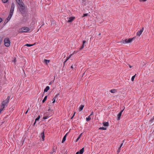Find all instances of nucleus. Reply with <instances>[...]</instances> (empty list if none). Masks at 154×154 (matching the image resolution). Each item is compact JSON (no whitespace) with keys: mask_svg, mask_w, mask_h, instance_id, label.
Wrapping results in <instances>:
<instances>
[{"mask_svg":"<svg viewBox=\"0 0 154 154\" xmlns=\"http://www.w3.org/2000/svg\"><path fill=\"white\" fill-rule=\"evenodd\" d=\"M16 2L20 6L19 11L22 14H23L25 12V7L24 4L22 0H16Z\"/></svg>","mask_w":154,"mask_h":154,"instance_id":"obj_1","label":"nucleus"},{"mask_svg":"<svg viewBox=\"0 0 154 154\" xmlns=\"http://www.w3.org/2000/svg\"><path fill=\"white\" fill-rule=\"evenodd\" d=\"M15 8V5L14 3H13L11 4V7L10 9V11L8 15V17L6 19L5 22L7 23L10 20L12 16L13 15V12L14 11V9Z\"/></svg>","mask_w":154,"mask_h":154,"instance_id":"obj_2","label":"nucleus"},{"mask_svg":"<svg viewBox=\"0 0 154 154\" xmlns=\"http://www.w3.org/2000/svg\"><path fill=\"white\" fill-rule=\"evenodd\" d=\"M30 29L29 28L26 27H23L20 28L18 30V32L21 33H27L29 30Z\"/></svg>","mask_w":154,"mask_h":154,"instance_id":"obj_3","label":"nucleus"},{"mask_svg":"<svg viewBox=\"0 0 154 154\" xmlns=\"http://www.w3.org/2000/svg\"><path fill=\"white\" fill-rule=\"evenodd\" d=\"M134 38L135 37H133L132 38H129L128 39H126L120 42L122 44L129 43L131 42L132 40H133Z\"/></svg>","mask_w":154,"mask_h":154,"instance_id":"obj_4","label":"nucleus"},{"mask_svg":"<svg viewBox=\"0 0 154 154\" xmlns=\"http://www.w3.org/2000/svg\"><path fill=\"white\" fill-rule=\"evenodd\" d=\"M5 45L7 47H8L10 46V42L9 38H6L4 39V40Z\"/></svg>","mask_w":154,"mask_h":154,"instance_id":"obj_5","label":"nucleus"},{"mask_svg":"<svg viewBox=\"0 0 154 154\" xmlns=\"http://www.w3.org/2000/svg\"><path fill=\"white\" fill-rule=\"evenodd\" d=\"M8 103L5 100H4L3 101H2L1 103V108L2 109H4L5 107L7 105V104Z\"/></svg>","mask_w":154,"mask_h":154,"instance_id":"obj_6","label":"nucleus"},{"mask_svg":"<svg viewBox=\"0 0 154 154\" xmlns=\"http://www.w3.org/2000/svg\"><path fill=\"white\" fill-rule=\"evenodd\" d=\"M48 111H51V114L48 112H46L44 114H46L47 115L46 116H49V118L53 114V112H52L53 110H51V109H49L48 110Z\"/></svg>","mask_w":154,"mask_h":154,"instance_id":"obj_7","label":"nucleus"},{"mask_svg":"<svg viewBox=\"0 0 154 154\" xmlns=\"http://www.w3.org/2000/svg\"><path fill=\"white\" fill-rule=\"evenodd\" d=\"M144 30V28L143 27L140 31H138L137 33V35L140 36L142 34Z\"/></svg>","mask_w":154,"mask_h":154,"instance_id":"obj_8","label":"nucleus"},{"mask_svg":"<svg viewBox=\"0 0 154 154\" xmlns=\"http://www.w3.org/2000/svg\"><path fill=\"white\" fill-rule=\"evenodd\" d=\"M124 109L123 110H122L121 112L119 113V114L118 115V120H119L120 119V117L121 116L122 113L123 111H124Z\"/></svg>","mask_w":154,"mask_h":154,"instance_id":"obj_9","label":"nucleus"},{"mask_svg":"<svg viewBox=\"0 0 154 154\" xmlns=\"http://www.w3.org/2000/svg\"><path fill=\"white\" fill-rule=\"evenodd\" d=\"M75 18L74 17H69L68 18L69 20H68V22L69 23L72 22Z\"/></svg>","mask_w":154,"mask_h":154,"instance_id":"obj_10","label":"nucleus"},{"mask_svg":"<svg viewBox=\"0 0 154 154\" xmlns=\"http://www.w3.org/2000/svg\"><path fill=\"white\" fill-rule=\"evenodd\" d=\"M74 52L72 54H71L69 57H67L66 59L64 62V63L65 64V63L66 62V61L71 57V56L73 54Z\"/></svg>","mask_w":154,"mask_h":154,"instance_id":"obj_11","label":"nucleus"},{"mask_svg":"<svg viewBox=\"0 0 154 154\" xmlns=\"http://www.w3.org/2000/svg\"><path fill=\"white\" fill-rule=\"evenodd\" d=\"M57 149V147H54L53 148V150L51 152V154H54L56 152V150Z\"/></svg>","mask_w":154,"mask_h":154,"instance_id":"obj_12","label":"nucleus"},{"mask_svg":"<svg viewBox=\"0 0 154 154\" xmlns=\"http://www.w3.org/2000/svg\"><path fill=\"white\" fill-rule=\"evenodd\" d=\"M86 41L85 40H83V41L82 45L80 48V50H81L84 47V44L86 42Z\"/></svg>","mask_w":154,"mask_h":154,"instance_id":"obj_13","label":"nucleus"},{"mask_svg":"<svg viewBox=\"0 0 154 154\" xmlns=\"http://www.w3.org/2000/svg\"><path fill=\"white\" fill-rule=\"evenodd\" d=\"M84 151V149L83 148L81 149L79 151H78L79 152V154H82Z\"/></svg>","mask_w":154,"mask_h":154,"instance_id":"obj_14","label":"nucleus"},{"mask_svg":"<svg viewBox=\"0 0 154 154\" xmlns=\"http://www.w3.org/2000/svg\"><path fill=\"white\" fill-rule=\"evenodd\" d=\"M50 89V87L48 86H47L44 90V92H47Z\"/></svg>","mask_w":154,"mask_h":154,"instance_id":"obj_15","label":"nucleus"},{"mask_svg":"<svg viewBox=\"0 0 154 154\" xmlns=\"http://www.w3.org/2000/svg\"><path fill=\"white\" fill-rule=\"evenodd\" d=\"M110 92L112 93H115L117 92V91L115 89H112L110 90Z\"/></svg>","mask_w":154,"mask_h":154,"instance_id":"obj_16","label":"nucleus"},{"mask_svg":"<svg viewBox=\"0 0 154 154\" xmlns=\"http://www.w3.org/2000/svg\"><path fill=\"white\" fill-rule=\"evenodd\" d=\"M67 135V134H66L63 137V139L62 141V143H63L66 140V137Z\"/></svg>","mask_w":154,"mask_h":154,"instance_id":"obj_17","label":"nucleus"},{"mask_svg":"<svg viewBox=\"0 0 154 154\" xmlns=\"http://www.w3.org/2000/svg\"><path fill=\"white\" fill-rule=\"evenodd\" d=\"M47 115L46 114H44L43 117V120L49 118V116H46Z\"/></svg>","mask_w":154,"mask_h":154,"instance_id":"obj_18","label":"nucleus"},{"mask_svg":"<svg viewBox=\"0 0 154 154\" xmlns=\"http://www.w3.org/2000/svg\"><path fill=\"white\" fill-rule=\"evenodd\" d=\"M84 106V105H80V107L79 108V111H81L83 109Z\"/></svg>","mask_w":154,"mask_h":154,"instance_id":"obj_19","label":"nucleus"},{"mask_svg":"<svg viewBox=\"0 0 154 154\" xmlns=\"http://www.w3.org/2000/svg\"><path fill=\"white\" fill-rule=\"evenodd\" d=\"M41 135L42 136V139L43 140H44V138L45 137L44 132H43L41 133Z\"/></svg>","mask_w":154,"mask_h":154,"instance_id":"obj_20","label":"nucleus"},{"mask_svg":"<svg viewBox=\"0 0 154 154\" xmlns=\"http://www.w3.org/2000/svg\"><path fill=\"white\" fill-rule=\"evenodd\" d=\"M44 63L46 64H47L48 63H49V62H50V60L45 59L44 60Z\"/></svg>","mask_w":154,"mask_h":154,"instance_id":"obj_21","label":"nucleus"},{"mask_svg":"<svg viewBox=\"0 0 154 154\" xmlns=\"http://www.w3.org/2000/svg\"><path fill=\"white\" fill-rule=\"evenodd\" d=\"M10 96H8L7 97V98L6 100H5L8 103L9 102V100L10 99Z\"/></svg>","mask_w":154,"mask_h":154,"instance_id":"obj_22","label":"nucleus"},{"mask_svg":"<svg viewBox=\"0 0 154 154\" xmlns=\"http://www.w3.org/2000/svg\"><path fill=\"white\" fill-rule=\"evenodd\" d=\"M103 126L104 127L108 126L109 125V123L108 122H106L104 123H103Z\"/></svg>","mask_w":154,"mask_h":154,"instance_id":"obj_23","label":"nucleus"},{"mask_svg":"<svg viewBox=\"0 0 154 154\" xmlns=\"http://www.w3.org/2000/svg\"><path fill=\"white\" fill-rule=\"evenodd\" d=\"M47 96H46L45 97H44V99L42 100V103H44L45 102V101L47 100Z\"/></svg>","mask_w":154,"mask_h":154,"instance_id":"obj_24","label":"nucleus"},{"mask_svg":"<svg viewBox=\"0 0 154 154\" xmlns=\"http://www.w3.org/2000/svg\"><path fill=\"white\" fill-rule=\"evenodd\" d=\"M86 121H89L91 120V118L90 116H89L88 117L86 118Z\"/></svg>","mask_w":154,"mask_h":154,"instance_id":"obj_25","label":"nucleus"},{"mask_svg":"<svg viewBox=\"0 0 154 154\" xmlns=\"http://www.w3.org/2000/svg\"><path fill=\"white\" fill-rule=\"evenodd\" d=\"M136 75V74H135L134 75H133V76H132V78H131V81H133L134 80V78L135 77V75Z\"/></svg>","mask_w":154,"mask_h":154,"instance_id":"obj_26","label":"nucleus"},{"mask_svg":"<svg viewBox=\"0 0 154 154\" xmlns=\"http://www.w3.org/2000/svg\"><path fill=\"white\" fill-rule=\"evenodd\" d=\"M33 45H31V44H27L25 45V46H26L27 47H31Z\"/></svg>","mask_w":154,"mask_h":154,"instance_id":"obj_27","label":"nucleus"},{"mask_svg":"<svg viewBox=\"0 0 154 154\" xmlns=\"http://www.w3.org/2000/svg\"><path fill=\"white\" fill-rule=\"evenodd\" d=\"M40 118V116L39 115L35 119V122H36L37 121H38L39 120Z\"/></svg>","mask_w":154,"mask_h":154,"instance_id":"obj_28","label":"nucleus"},{"mask_svg":"<svg viewBox=\"0 0 154 154\" xmlns=\"http://www.w3.org/2000/svg\"><path fill=\"white\" fill-rule=\"evenodd\" d=\"M154 120V116L150 120L149 122H151V123L153 122V121Z\"/></svg>","mask_w":154,"mask_h":154,"instance_id":"obj_29","label":"nucleus"},{"mask_svg":"<svg viewBox=\"0 0 154 154\" xmlns=\"http://www.w3.org/2000/svg\"><path fill=\"white\" fill-rule=\"evenodd\" d=\"M99 129L100 130H106V128L102 127L100 128Z\"/></svg>","mask_w":154,"mask_h":154,"instance_id":"obj_30","label":"nucleus"},{"mask_svg":"<svg viewBox=\"0 0 154 154\" xmlns=\"http://www.w3.org/2000/svg\"><path fill=\"white\" fill-rule=\"evenodd\" d=\"M55 100H56L55 97H54L52 99L53 103H54L55 102Z\"/></svg>","mask_w":154,"mask_h":154,"instance_id":"obj_31","label":"nucleus"},{"mask_svg":"<svg viewBox=\"0 0 154 154\" xmlns=\"http://www.w3.org/2000/svg\"><path fill=\"white\" fill-rule=\"evenodd\" d=\"M121 147H119L118 149L117 150V152L118 153H119V152H120V151L121 150Z\"/></svg>","mask_w":154,"mask_h":154,"instance_id":"obj_32","label":"nucleus"},{"mask_svg":"<svg viewBox=\"0 0 154 154\" xmlns=\"http://www.w3.org/2000/svg\"><path fill=\"white\" fill-rule=\"evenodd\" d=\"M88 13L84 14H83V17L87 16H88Z\"/></svg>","mask_w":154,"mask_h":154,"instance_id":"obj_33","label":"nucleus"},{"mask_svg":"<svg viewBox=\"0 0 154 154\" xmlns=\"http://www.w3.org/2000/svg\"><path fill=\"white\" fill-rule=\"evenodd\" d=\"M2 1L3 3H5L8 2V0H2Z\"/></svg>","mask_w":154,"mask_h":154,"instance_id":"obj_34","label":"nucleus"},{"mask_svg":"<svg viewBox=\"0 0 154 154\" xmlns=\"http://www.w3.org/2000/svg\"><path fill=\"white\" fill-rule=\"evenodd\" d=\"M75 112L74 113V114H73V115H72V116L71 117V119H72L73 117H74V116L75 115Z\"/></svg>","mask_w":154,"mask_h":154,"instance_id":"obj_35","label":"nucleus"},{"mask_svg":"<svg viewBox=\"0 0 154 154\" xmlns=\"http://www.w3.org/2000/svg\"><path fill=\"white\" fill-rule=\"evenodd\" d=\"M29 108H28V109L27 111L25 112V114H26L29 111Z\"/></svg>","mask_w":154,"mask_h":154,"instance_id":"obj_36","label":"nucleus"},{"mask_svg":"<svg viewBox=\"0 0 154 154\" xmlns=\"http://www.w3.org/2000/svg\"><path fill=\"white\" fill-rule=\"evenodd\" d=\"M80 138V137H79L76 140V142H77Z\"/></svg>","mask_w":154,"mask_h":154,"instance_id":"obj_37","label":"nucleus"},{"mask_svg":"<svg viewBox=\"0 0 154 154\" xmlns=\"http://www.w3.org/2000/svg\"><path fill=\"white\" fill-rule=\"evenodd\" d=\"M147 0H139L140 1V2H143V1H144V2H145Z\"/></svg>","mask_w":154,"mask_h":154,"instance_id":"obj_38","label":"nucleus"},{"mask_svg":"<svg viewBox=\"0 0 154 154\" xmlns=\"http://www.w3.org/2000/svg\"><path fill=\"white\" fill-rule=\"evenodd\" d=\"M93 111H92L91 112V114L89 115V116H91L93 114Z\"/></svg>","mask_w":154,"mask_h":154,"instance_id":"obj_39","label":"nucleus"},{"mask_svg":"<svg viewBox=\"0 0 154 154\" xmlns=\"http://www.w3.org/2000/svg\"><path fill=\"white\" fill-rule=\"evenodd\" d=\"M2 21V19L0 17V23H1Z\"/></svg>","mask_w":154,"mask_h":154,"instance_id":"obj_40","label":"nucleus"},{"mask_svg":"<svg viewBox=\"0 0 154 154\" xmlns=\"http://www.w3.org/2000/svg\"><path fill=\"white\" fill-rule=\"evenodd\" d=\"M123 144V142L121 145L120 147H121Z\"/></svg>","mask_w":154,"mask_h":154,"instance_id":"obj_41","label":"nucleus"},{"mask_svg":"<svg viewBox=\"0 0 154 154\" xmlns=\"http://www.w3.org/2000/svg\"><path fill=\"white\" fill-rule=\"evenodd\" d=\"M82 133L81 134H80L79 136V137H81V135L82 134Z\"/></svg>","mask_w":154,"mask_h":154,"instance_id":"obj_42","label":"nucleus"},{"mask_svg":"<svg viewBox=\"0 0 154 154\" xmlns=\"http://www.w3.org/2000/svg\"><path fill=\"white\" fill-rule=\"evenodd\" d=\"M75 154H79V152H76Z\"/></svg>","mask_w":154,"mask_h":154,"instance_id":"obj_43","label":"nucleus"},{"mask_svg":"<svg viewBox=\"0 0 154 154\" xmlns=\"http://www.w3.org/2000/svg\"><path fill=\"white\" fill-rule=\"evenodd\" d=\"M73 68V66H71V68Z\"/></svg>","mask_w":154,"mask_h":154,"instance_id":"obj_44","label":"nucleus"},{"mask_svg":"<svg viewBox=\"0 0 154 154\" xmlns=\"http://www.w3.org/2000/svg\"><path fill=\"white\" fill-rule=\"evenodd\" d=\"M129 67H130V68H131L132 67V66H129Z\"/></svg>","mask_w":154,"mask_h":154,"instance_id":"obj_45","label":"nucleus"},{"mask_svg":"<svg viewBox=\"0 0 154 154\" xmlns=\"http://www.w3.org/2000/svg\"><path fill=\"white\" fill-rule=\"evenodd\" d=\"M152 133L154 134V130L152 132Z\"/></svg>","mask_w":154,"mask_h":154,"instance_id":"obj_46","label":"nucleus"},{"mask_svg":"<svg viewBox=\"0 0 154 154\" xmlns=\"http://www.w3.org/2000/svg\"><path fill=\"white\" fill-rule=\"evenodd\" d=\"M15 62V60H14V62Z\"/></svg>","mask_w":154,"mask_h":154,"instance_id":"obj_47","label":"nucleus"},{"mask_svg":"<svg viewBox=\"0 0 154 154\" xmlns=\"http://www.w3.org/2000/svg\"><path fill=\"white\" fill-rule=\"evenodd\" d=\"M100 35V33H99V35Z\"/></svg>","mask_w":154,"mask_h":154,"instance_id":"obj_48","label":"nucleus"}]
</instances>
